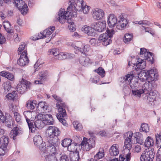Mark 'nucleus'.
<instances>
[{
  "label": "nucleus",
  "instance_id": "1",
  "mask_svg": "<svg viewBox=\"0 0 161 161\" xmlns=\"http://www.w3.org/2000/svg\"><path fill=\"white\" fill-rule=\"evenodd\" d=\"M74 13L71 10H68L65 12L64 9H60L58 12V17L57 20L61 23L63 24L65 22H67L70 25L74 24L71 20V17L76 16V15H73Z\"/></svg>",
  "mask_w": 161,
  "mask_h": 161
},
{
  "label": "nucleus",
  "instance_id": "2",
  "mask_svg": "<svg viewBox=\"0 0 161 161\" xmlns=\"http://www.w3.org/2000/svg\"><path fill=\"white\" fill-rule=\"evenodd\" d=\"M47 133L48 134V140L52 142L56 143L59 142L58 136L60 135L61 132L56 127L49 126L47 129Z\"/></svg>",
  "mask_w": 161,
  "mask_h": 161
},
{
  "label": "nucleus",
  "instance_id": "3",
  "mask_svg": "<svg viewBox=\"0 0 161 161\" xmlns=\"http://www.w3.org/2000/svg\"><path fill=\"white\" fill-rule=\"evenodd\" d=\"M57 107L58 109V113L57 115V117L59 121L62 124L65 126H67L68 124L65 119L66 117L67 114L66 111L65 109L66 107V104L65 103H57Z\"/></svg>",
  "mask_w": 161,
  "mask_h": 161
},
{
  "label": "nucleus",
  "instance_id": "4",
  "mask_svg": "<svg viewBox=\"0 0 161 161\" xmlns=\"http://www.w3.org/2000/svg\"><path fill=\"white\" fill-rule=\"evenodd\" d=\"M114 31L112 29L111 30H108L106 32L101 34L98 38V40L100 42H103V44L107 46L112 43V41L111 40V38L113 37V35L115 33Z\"/></svg>",
  "mask_w": 161,
  "mask_h": 161
},
{
  "label": "nucleus",
  "instance_id": "5",
  "mask_svg": "<svg viewBox=\"0 0 161 161\" xmlns=\"http://www.w3.org/2000/svg\"><path fill=\"white\" fill-rule=\"evenodd\" d=\"M69 6L67 9L71 10L74 13L73 15H77V10L80 11V8L84 5L83 0H69Z\"/></svg>",
  "mask_w": 161,
  "mask_h": 161
},
{
  "label": "nucleus",
  "instance_id": "6",
  "mask_svg": "<svg viewBox=\"0 0 161 161\" xmlns=\"http://www.w3.org/2000/svg\"><path fill=\"white\" fill-rule=\"evenodd\" d=\"M155 154L154 150H145L143 152L140 158L141 161H153Z\"/></svg>",
  "mask_w": 161,
  "mask_h": 161
},
{
  "label": "nucleus",
  "instance_id": "7",
  "mask_svg": "<svg viewBox=\"0 0 161 161\" xmlns=\"http://www.w3.org/2000/svg\"><path fill=\"white\" fill-rule=\"evenodd\" d=\"M31 83L22 78L20 84L17 86V91L20 94H23L30 89Z\"/></svg>",
  "mask_w": 161,
  "mask_h": 161
},
{
  "label": "nucleus",
  "instance_id": "8",
  "mask_svg": "<svg viewBox=\"0 0 161 161\" xmlns=\"http://www.w3.org/2000/svg\"><path fill=\"white\" fill-rule=\"evenodd\" d=\"M95 144L94 140L92 138H89L88 140L86 138H84L81 145L84 150L89 151L92 147L94 146Z\"/></svg>",
  "mask_w": 161,
  "mask_h": 161
},
{
  "label": "nucleus",
  "instance_id": "9",
  "mask_svg": "<svg viewBox=\"0 0 161 161\" xmlns=\"http://www.w3.org/2000/svg\"><path fill=\"white\" fill-rule=\"evenodd\" d=\"M37 118L42 119L45 125H50L53 124V117L52 115L50 114H40L37 116Z\"/></svg>",
  "mask_w": 161,
  "mask_h": 161
},
{
  "label": "nucleus",
  "instance_id": "10",
  "mask_svg": "<svg viewBox=\"0 0 161 161\" xmlns=\"http://www.w3.org/2000/svg\"><path fill=\"white\" fill-rule=\"evenodd\" d=\"M48 141V144L47 145L45 151L46 152L44 153L47 154H55L56 152V147L57 146L59 142H57L56 143H54L50 142L49 141Z\"/></svg>",
  "mask_w": 161,
  "mask_h": 161
},
{
  "label": "nucleus",
  "instance_id": "11",
  "mask_svg": "<svg viewBox=\"0 0 161 161\" xmlns=\"http://www.w3.org/2000/svg\"><path fill=\"white\" fill-rule=\"evenodd\" d=\"M91 25L93 29L98 32H101L106 29V22L105 21H98L91 24Z\"/></svg>",
  "mask_w": 161,
  "mask_h": 161
},
{
  "label": "nucleus",
  "instance_id": "12",
  "mask_svg": "<svg viewBox=\"0 0 161 161\" xmlns=\"http://www.w3.org/2000/svg\"><path fill=\"white\" fill-rule=\"evenodd\" d=\"M15 6L18 8L21 13L23 15L25 14L28 10V7L27 4L23 2L22 0H14Z\"/></svg>",
  "mask_w": 161,
  "mask_h": 161
},
{
  "label": "nucleus",
  "instance_id": "13",
  "mask_svg": "<svg viewBox=\"0 0 161 161\" xmlns=\"http://www.w3.org/2000/svg\"><path fill=\"white\" fill-rule=\"evenodd\" d=\"M33 113L32 111H25L23 113V114L26 119V120L30 130L31 131H33L34 128H31V125H33V122H31L33 119L32 118V113Z\"/></svg>",
  "mask_w": 161,
  "mask_h": 161
},
{
  "label": "nucleus",
  "instance_id": "14",
  "mask_svg": "<svg viewBox=\"0 0 161 161\" xmlns=\"http://www.w3.org/2000/svg\"><path fill=\"white\" fill-rule=\"evenodd\" d=\"M29 59L27 56V51H24L21 54L20 58L17 61V63L20 66H23L27 64Z\"/></svg>",
  "mask_w": 161,
  "mask_h": 161
},
{
  "label": "nucleus",
  "instance_id": "15",
  "mask_svg": "<svg viewBox=\"0 0 161 161\" xmlns=\"http://www.w3.org/2000/svg\"><path fill=\"white\" fill-rule=\"evenodd\" d=\"M127 137L125 139V149H127L130 151L132 147L131 138L133 136V133L131 131H129L127 132Z\"/></svg>",
  "mask_w": 161,
  "mask_h": 161
},
{
  "label": "nucleus",
  "instance_id": "16",
  "mask_svg": "<svg viewBox=\"0 0 161 161\" xmlns=\"http://www.w3.org/2000/svg\"><path fill=\"white\" fill-rule=\"evenodd\" d=\"M119 19L118 22H117L116 28L119 30H122L123 28L126 26L128 24V22L127 19L124 18L122 15L119 16Z\"/></svg>",
  "mask_w": 161,
  "mask_h": 161
},
{
  "label": "nucleus",
  "instance_id": "17",
  "mask_svg": "<svg viewBox=\"0 0 161 161\" xmlns=\"http://www.w3.org/2000/svg\"><path fill=\"white\" fill-rule=\"evenodd\" d=\"M104 15L103 11L101 9L96 8L93 11V17L94 19L97 20L102 19Z\"/></svg>",
  "mask_w": 161,
  "mask_h": 161
},
{
  "label": "nucleus",
  "instance_id": "18",
  "mask_svg": "<svg viewBox=\"0 0 161 161\" xmlns=\"http://www.w3.org/2000/svg\"><path fill=\"white\" fill-rule=\"evenodd\" d=\"M153 82L148 81V82L145 83L142 87V89L144 91V93L147 95L150 92H153L152 90L153 87L152 86Z\"/></svg>",
  "mask_w": 161,
  "mask_h": 161
},
{
  "label": "nucleus",
  "instance_id": "19",
  "mask_svg": "<svg viewBox=\"0 0 161 161\" xmlns=\"http://www.w3.org/2000/svg\"><path fill=\"white\" fill-rule=\"evenodd\" d=\"M44 123L42 119H37L35 121L34 124L33 123L32 126L31 125V128L32 127V128H33L34 127L35 129H34L33 131H32L30 130L31 132L32 133L35 132L36 128L39 129L42 128L44 126Z\"/></svg>",
  "mask_w": 161,
  "mask_h": 161
},
{
  "label": "nucleus",
  "instance_id": "20",
  "mask_svg": "<svg viewBox=\"0 0 161 161\" xmlns=\"http://www.w3.org/2000/svg\"><path fill=\"white\" fill-rule=\"evenodd\" d=\"M117 21V18L115 15L113 14L109 15L108 20V24L110 27H114L116 26Z\"/></svg>",
  "mask_w": 161,
  "mask_h": 161
},
{
  "label": "nucleus",
  "instance_id": "21",
  "mask_svg": "<svg viewBox=\"0 0 161 161\" xmlns=\"http://www.w3.org/2000/svg\"><path fill=\"white\" fill-rule=\"evenodd\" d=\"M48 53L49 54L53 55L54 56H56V58L59 60H63L62 56L63 53L61 52L59 54L58 50L57 49H50L48 51Z\"/></svg>",
  "mask_w": 161,
  "mask_h": 161
},
{
  "label": "nucleus",
  "instance_id": "22",
  "mask_svg": "<svg viewBox=\"0 0 161 161\" xmlns=\"http://www.w3.org/2000/svg\"><path fill=\"white\" fill-rule=\"evenodd\" d=\"M119 153V146L117 144L113 145L109 150V154L113 156H116Z\"/></svg>",
  "mask_w": 161,
  "mask_h": 161
},
{
  "label": "nucleus",
  "instance_id": "23",
  "mask_svg": "<svg viewBox=\"0 0 161 161\" xmlns=\"http://www.w3.org/2000/svg\"><path fill=\"white\" fill-rule=\"evenodd\" d=\"M147 75L148 78V80L149 81L153 82L156 80L157 79L158 75L156 73V72L154 71L153 69L149 70L147 71Z\"/></svg>",
  "mask_w": 161,
  "mask_h": 161
},
{
  "label": "nucleus",
  "instance_id": "24",
  "mask_svg": "<svg viewBox=\"0 0 161 161\" xmlns=\"http://www.w3.org/2000/svg\"><path fill=\"white\" fill-rule=\"evenodd\" d=\"M41 80H36L35 81V83L36 84H42V81L45 80L47 79V72L46 70H43L40 72L39 73Z\"/></svg>",
  "mask_w": 161,
  "mask_h": 161
},
{
  "label": "nucleus",
  "instance_id": "25",
  "mask_svg": "<svg viewBox=\"0 0 161 161\" xmlns=\"http://www.w3.org/2000/svg\"><path fill=\"white\" fill-rule=\"evenodd\" d=\"M55 29V27L54 26H50L49 28L46 29L42 33H40L41 36L40 38H43L48 36L52 33Z\"/></svg>",
  "mask_w": 161,
  "mask_h": 161
},
{
  "label": "nucleus",
  "instance_id": "26",
  "mask_svg": "<svg viewBox=\"0 0 161 161\" xmlns=\"http://www.w3.org/2000/svg\"><path fill=\"white\" fill-rule=\"evenodd\" d=\"M20 131L21 130L18 127H14L11 130L10 133V135L11 138H12L14 140L16 139V136L21 133Z\"/></svg>",
  "mask_w": 161,
  "mask_h": 161
},
{
  "label": "nucleus",
  "instance_id": "27",
  "mask_svg": "<svg viewBox=\"0 0 161 161\" xmlns=\"http://www.w3.org/2000/svg\"><path fill=\"white\" fill-rule=\"evenodd\" d=\"M37 108L39 110H41V111H45V112H47L49 111L48 107L47 105V103L45 102H41L39 103Z\"/></svg>",
  "mask_w": 161,
  "mask_h": 161
},
{
  "label": "nucleus",
  "instance_id": "28",
  "mask_svg": "<svg viewBox=\"0 0 161 161\" xmlns=\"http://www.w3.org/2000/svg\"><path fill=\"white\" fill-rule=\"evenodd\" d=\"M91 26H92L91 25ZM81 30L88 36H92L94 34L93 32V30L94 29L92 26L90 27L87 25H85L81 28Z\"/></svg>",
  "mask_w": 161,
  "mask_h": 161
},
{
  "label": "nucleus",
  "instance_id": "29",
  "mask_svg": "<svg viewBox=\"0 0 161 161\" xmlns=\"http://www.w3.org/2000/svg\"><path fill=\"white\" fill-rule=\"evenodd\" d=\"M69 156L71 161H78L80 159L78 151L70 152Z\"/></svg>",
  "mask_w": 161,
  "mask_h": 161
},
{
  "label": "nucleus",
  "instance_id": "30",
  "mask_svg": "<svg viewBox=\"0 0 161 161\" xmlns=\"http://www.w3.org/2000/svg\"><path fill=\"white\" fill-rule=\"evenodd\" d=\"M134 137L136 138V140L138 143L141 145H142L143 143L144 139L143 136L140 132H136Z\"/></svg>",
  "mask_w": 161,
  "mask_h": 161
},
{
  "label": "nucleus",
  "instance_id": "31",
  "mask_svg": "<svg viewBox=\"0 0 161 161\" xmlns=\"http://www.w3.org/2000/svg\"><path fill=\"white\" fill-rule=\"evenodd\" d=\"M154 142L153 139L149 136H148L144 142L145 146L148 147L153 145Z\"/></svg>",
  "mask_w": 161,
  "mask_h": 161
},
{
  "label": "nucleus",
  "instance_id": "32",
  "mask_svg": "<svg viewBox=\"0 0 161 161\" xmlns=\"http://www.w3.org/2000/svg\"><path fill=\"white\" fill-rule=\"evenodd\" d=\"M1 145L2 147L4 146L7 147L9 143V138L8 137L6 136H3L0 139Z\"/></svg>",
  "mask_w": 161,
  "mask_h": 161
},
{
  "label": "nucleus",
  "instance_id": "33",
  "mask_svg": "<svg viewBox=\"0 0 161 161\" xmlns=\"http://www.w3.org/2000/svg\"><path fill=\"white\" fill-rule=\"evenodd\" d=\"M146 64V62L144 60H141L137 61L136 66L138 70H142L145 68Z\"/></svg>",
  "mask_w": 161,
  "mask_h": 161
},
{
  "label": "nucleus",
  "instance_id": "34",
  "mask_svg": "<svg viewBox=\"0 0 161 161\" xmlns=\"http://www.w3.org/2000/svg\"><path fill=\"white\" fill-rule=\"evenodd\" d=\"M3 25L5 29L8 33L10 34L13 33V30L11 29V24L9 21L4 22Z\"/></svg>",
  "mask_w": 161,
  "mask_h": 161
},
{
  "label": "nucleus",
  "instance_id": "35",
  "mask_svg": "<svg viewBox=\"0 0 161 161\" xmlns=\"http://www.w3.org/2000/svg\"><path fill=\"white\" fill-rule=\"evenodd\" d=\"M33 141L35 145L38 146L40 143L42 142V139L41 136L39 135H36L33 138Z\"/></svg>",
  "mask_w": 161,
  "mask_h": 161
},
{
  "label": "nucleus",
  "instance_id": "36",
  "mask_svg": "<svg viewBox=\"0 0 161 161\" xmlns=\"http://www.w3.org/2000/svg\"><path fill=\"white\" fill-rule=\"evenodd\" d=\"M78 146L77 143L71 142L68 147V150L70 152L75 153V151H78L77 150Z\"/></svg>",
  "mask_w": 161,
  "mask_h": 161
},
{
  "label": "nucleus",
  "instance_id": "37",
  "mask_svg": "<svg viewBox=\"0 0 161 161\" xmlns=\"http://www.w3.org/2000/svg\"><path fill=\"white\" fill-rule=\"evenodd\" d=\"M133 77V74H128L123 77L122 80L123 82H125L127 84H130Z\"/></svg>",
  "mask_w": 161,
  "mask_h": 161
},
{
  "label": "nucleus",
  "instance_id": "38",
  "mask_svg": "<svg viewBox=\"0 0 161 161\" xmlns=\"http://www.w3.org/2000/svg\"><path fill=\"white\" fill-rule=\"evenodd\" d=\"M45 161H58L55 154L46 155Z\"/></svg>",
  "mask_w": 161,
  "mask_h": 161
},
{
  "label": "nucleus",
  "instance_id": "39",
  "mask_svg": "<svg viewBox=\"0 0 161 161\" xmlns=\"http://www.w3.org/2000/svg\"><path fill=\"white\" fill-rule=\"evenodd\" d=\"M36 105V104L35 101L29 100L26 102V107L28 109H33L35 108Z\"/></svg>",
  "mask_w": 161,
  "mask_h": 161
},
{
  "label": "nucleus",
  "instance_id": "40",
  "mask_svg": "<svg viewBox=\"0 0 161 161\" xmlns=\"http://www.w3.org/2000/svg\"><path fill=\"white\" fill-rule=\"evenodd\" d=\"M147 101L148 102H152L154 101L156 98V94L155 93L153 92H150L147 94Z\"/></svg>",
  "mask_w": 161,
  "mask_h": 161
},
{
  "label": "nucleus",
  "instance_id": "41",
  "mask_svg": "<svg viewBox=\"0 0 161 161\" xmlns=\"http://www.w3.org/2000/svg\"><path fill=\"white\" fill-rule=\"evenodd\" d=\"M133 36L132 34L129 33L125 34L124 36V38L123 39L124 42L127 44H128L133 39Z\"/></svg>",
  "mask_w": 161,
  "mask_h": 161
},
{
  "label": "nucleus",
  "instance_id": "42",
  "mask_svg": "<svg viewBox=\"0 0 161 161\" xmlns=\"http://www.w3.org/2000/svg\"><path fill=\"white\" fill-rule=\"evenodd\" d=\"M104 149L103 148L101 149L98 153L94 156V159L97 161L99 159H101L103 158L104 156Z\"/></svg>",
  "mask_w": 161,
  "mask_h": 161
},
{
  "label": "nucleus",
  "instance_id": "43",
  "mask_svg": "<svg viewBox=\"0 0 161 161\" xmlns=\"http://www.w3.org/2000/svg\"><path fill=\"white\" fill-rule=\"evenodd\" d=\"M141 132H143L146 133L148 132L149 131V127L148 124L146 123L142 124L140 129Z\"/></svg>",
  "mask_w": 161,
  "mask_h": 161
},
{
  "label": "nucleus",
  "instance_id": "44",
  "mask_svg": "<svg viewBox=\"0 0 161 161\" xmlns=\"http://www.w3.org/2000/svg\"><path fill=\"white\" fill-rule=\"evenodd\" d=\"M132 94L136 97H140L142 94L144 93V91L142 89L132 90Z\"/></svg>",
  "mask_w": 161,
  "mask_h": 161
},
{
  "label": "nucleus",
  "instance_id": "45",
  "mask_svg": "<svg viewBox=\"0 0 161 161\" xmlns=\"http://www.w3.org/2000/svg\"><path fill=\"white\" fill-rule=\"evenodd\" d=\"M72 142V140L69 138H66L62 141V145L64 147H67Z\"/></svg>",
  "mask_w": 161,
  "mask_h": 161
},
{
  "label": "nucleus",
  "instance_id": "46",
  "mask_svg": "<svg viewBox=\"0 0 161 161\" xmlns=\"http://www.w3.org/2000/svg\"><path fill=\"white\" fill-rule=\"evenodd\" d=\"M14 114L16 121L19 124H21L22 123V117L19 113L18 112H15Z\"/></svg>",
  "mask_w": 161,
  "mask_h": 161
},
{
  "label": "nucleus",
  "instance_id": "47",
  "mask_svg": "<svg viewBox=\"0 0 161 161\" xmlns=\"http://www.w3.org/2000/svg\"><path fill=\"white\" fill-rule=\"evenodd\" d=\"M2 86L5 91L8 92L11 88L10 82L9 80H7L3 84Z\"/></svg>",
  "mask_w": 161,
  "mask_h": 161
},
{
  "label": "nucleus",
  "instance_id": "48",
  "mask_svg": "<svg viewBox=\"0 0 161 161\" xmlns=\"http://www.w3.org/2000/svg\"><path fill=\"white\" fill-rule=\"evenodd\" d=\"M89 59L84 57H81L79 58L80 63L83 66H85L88 62Z\"/></svg>",
  "mask_w": 161,
  "mask_h": 161
},
{
  "label": "nucleus",
  "instance_id": "49",
  "mask_svg": "<svg viewBox=\"0 0 161 161\" xmlns=\"http://www.w3.org/2000/svg\"><path fill=\"white\" fill-rule=\"evenodd\" d=\"M73 124L74 127L77 130H81L82 128V126L81 124L79 123L77 121H74L73 123Z\"/></svg>",
  "mask_w": 161,
  "mask_h": 161
},
{
  "label": "nucleus",
  "instance_id": "50",
  "mask_svg": "<svg viewBox=\"0 0 161 161\" xmlns=\"http://www.w3.org/2000/svg\"><path fill=\"white\" fill-rule=\"evenodd\" d=\"M78 49L82 53H85V52L88 51L90 48L88 45H86L83 46V48H81L78 47H77Z\"/></svg>",
  "mask_w": 161,
  "mask_h": 161
},
{
  "label": "nucleus",
  "instance_id": "51",
  "mask_svg": "<svg viewBox=\"0 0 161 161\" xmlns=\"http://www.w3.org/2000/svg\"><path fill=\"white\" fill-rule=\"evenodd\" d=\"M37 147H38L39 149L41 151V152L42 153V154L46 152L45 151L47 147L45 145V143L44 142H42L39 145H38Z\"/></svg>",
  "mask_w": 161,
  "mask_h": 161
},
{
  "label": "nucleus",
  "instance_id": "52",
  "mask_svg": "<svg viewBox=\"0 0 161 161\" xmlns=\"http://www.w3.org/2000/svg\"><path fill=\"white\" fill-rule=\"evenodd\" d=\"M16 95V91H13L12 93H8L6 95V97L9 99L14 100Z\"/></svg>",
  "mask_w": 161,
  "mask_h": 161
},
{
  "label": "nucleus",
  "instance_id": "53",
  "mask_svg": "<svg viewBox=\"0 0 161 161\" xmlns=\"http://www.w3.org/2000/svg\"><path fill=\"white\" fill-rule=\"evenodd\" d=\"M95 71L97 72L99 75H100L102 77L104 76V74L105 73V71L102 68L99 67L97 69H95Z\"/></svg>",
  "mask_w": 161,
  "mask_h": 161
},
{
  "label": "nucleus",
  "instance_id": "54",
  "mask_svg": "<svg viewBox=\"0 0 161 161\" xmlns=\"http://www.w3.org/2000/svg\"><path fill=\"white\" fill-rule=\"evenodd\" d=\"M158 147L160 146V147L158 150L157 153V155L156 157V161H161V145H158Z\"/></svg>",
  "mask_w": 161,
  "mask_h": 161
},
{
  "label": "nucleus",
  "instance_id": "55",
  "mask_svg": "<svg viewBox=\"0 0 161 161\" xmlns=\"http://www.w3.org/2000/svg\"><path fill=\"white\" fill-rule=\"evenodd\" d=\"M25 44L24 43H23V44H21L19 46L18 50V54L19 55L21 54L22 52L24 51H26L25 49Z\"/></svg>",
  "mask_w": 161,
  "mask_h": 161
},
{
  "label": "nucleus",
  "instance_id": "56",
  "mask_svg": "<svg viewBox=\"0 0 161 161\" xmlns=\"http://www.w3.org/2000/svg\"><path fill=\"white\" fill-rule=\"evenodd\" d=\"M155 136L156 143H157L159 146H161V131L160 134H156Z\"/></svg>",
  "mask_w": 161,
  "mask_h": 161
},
{
  "label": "nucleus",
  "instance_id": "57",
  "mask_svg": "<svg viewBox=\"0 0 161 161\" xmlns=\"http://www.w3.org/2000/svg\"><path fill=\"white\" fill-rule=\"evenodd\" d=\"M90 8V7L89 6L86 5H84L80 9V10L83 11L84 13L87 14L89 12Z\"/></svg>",
  "mask_w": 161,
  "mask_h": 161
},
{
  "label": "nucleus",
  "instance_id": "58",
  "mask_svg": "<svg viewBox=\"0 0 161 161\" xmlns=\"http://www.w3.org/2000/svg\"><path fill=\"white\" fill-rule=\"evenodd\" d=\"M147 55H146V56H147V59H148L149 58L151 60V64H153V57L154 56L153 54L150 52L147 53Z\"/></svg>",
  "mask_w": 161,
  "mask_h": 161
},
{
  "label": "nucleus",
  "instance_id": "59",
  "mask_svg": "<svg viewBox=\"0 0 161 161\" xmlns=\"http://www.w3.org/2000/svg\"><path fill=\"white\" fill-rule=\"evenodd\" d=\"M7 149V147L4 146L2 147V146L1 145L0 147V156H3L5 154Z\"/></svg>",
  "mask_w": 161,
  "mask_h": 161
},
{
  "label": "nucleus",
  "instance_id": "60",
  "mask_svg": "<svg viewBox=\"0 0 161 161\" xmlns=\"http://www.w3.org/2000/svg\"><path fill=\"white\" fill-rule=\"evenodd\" d=\"M10 110L14 113L15 112H18V110L17 107L16 106L13 104H11L10 106Z\"/></svg>",
  "mask_w": 161,
  "mask_h": 161
},
{
  "label": "nucleus",
  "instance_id": "61",
  "mask_svg": "<svg viewBox=\"0 0 161 161\" xmlns=\"http://www.w3.org/2000/svg\"><path fill=\"white\" fill-rule=\"evenodd\" d=\"M7 119L3 114L2 111L0 110V120L3 123Z\"/></svg>",
  "mask_w": 161,
  "mask_h": 161
},
{
  "label": "nucleus",
  "instance_id": "62",
  "mask_svg": "<svg viewBox=\"0 0 161 161\" xmlns=\"http://www.w3.org/2000/svg\"><path fill=\"white\" fill-rule=\"evenodd\" d=\"M136 23L140 25H149V22L147 20H141L139 21H136Z\"/></svg>",
  "mask_w": 161,
  "mask_h": 161
},
{
  "label": "nucleus",
  "instance_id": "63",
  "mask_svg": "<svg viewBox=\"0 0 161 161\" xmlns=\"http://www.w3.org/2000/svg\"><path fill=\"white\" fill-rule=\"evenodd\" d=\"M141 146L139 145H136L135 146L133 149V152H134L139 153L141 151Z\"/></svg>",
  "mask_w": 161,
  "mask_h": 161
},
{
  "label": "nucleus",
  "instance_id": "64",
  "mask_svg": "<svg viewBox=\"0 0 161 161\" xmlns=\"http://www.w3.org/2000/svg\"><path fill=\"white\" fill-rule=\"evenodd\" d=\"M59 161H69V159L66 155H62L60 157Z\"/></svg>",
  "mask_w": 161,
  "mask_h": 161
}]
</instances>
